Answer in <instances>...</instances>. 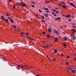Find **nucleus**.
Listing matches in <instances>:
<instances>
[{
    "label": "nucleus",
    "instance_id": "obj_38",
    "mask_svg": "<svg viewBox=\"0 0 76 76\" xmlns=\"http://www.w3.org/2000/svg\"><path fill=\"white\" fill-rule=\"evenodd\" d=\"M8 19H10H10H11V18L10 17H8Z\"/></svg>",
    "mask_w": 76,
    "mask_h": 76
},
{
    "label": "nucleus",
    "instance_id": "obj_37",
    "mask_svg": "<svg viewBox=\"0 0 76 76\" xmlns=\"http://www.w3.org/2000/svg\"><path fill=\"white\" fill-rule=\"evenodd\" d=\"M68 21H69V22H71L72 21L71 20H68Z\"/></svg>",
    "mask_w": 76,
    "mask_h": 76
},
{
    "label": "nucleus",
    "instance_id": "obj_21",
    "mask_svg": "<svg viewBox=\"0 0 76 76\" xmlns=\"http://www.w3.org/2000/svg\"><path fill=\"white\" fill-rule=\"evenodd\" d=\"M75 36H73L72 37V39H75Z\"/></svg>",
    "mask_w": 76,
    "mask_h": 76
},
{
    "label": "nucleus",
    "instance_id": "obj_13",
    "mask_svg": "<svg viewBox=\"0 0 76 76\" xmlns=\"http://www.w3.org/2000/svg\"><path fill=\"white\" fill-rule=\"evenodd\" d=\"M5 20V21H6V22H7V23H9V22H8V20L7 19H5V20Z\"/></svg>",
    "mask_w": 76,
    "mask_h": 76
},
{
    "label": "nucleus",
    "instance_id": "obj_7",
    "mask_svg": "<svg viewBox=\"0 0 76 76\" xmlns=\"http://www.w3.org/2000/svg\"><path fill=\"white\" fill-rule=\"evenodd\" d=\"M71 72H72V73H75V72H76V70H72Z\"/></svg>",
    "mask_w": 76,
    "mask_h": 76
},
{
    "label": "nucleus",
    "instance_id": "obj_1",
    "mask_svg": "<svg viewBox=\"0 0 76 76\" xmlns=\"http://www.w3.org/2000/svg\"><path fill=\"white\" fill-rule=\"evenodd\" d=\"M52 10H53V12H56V14H58L59 13V11L58 10H55L54 9H51Z\"/></svg>",
    "mask_w": 76,
    "mask_h": 76
},
{
    "label": "nucleus",
    "instance_id": "obj_55",
    "mask_svg": "<svg viewBox=\"0 0 76 76\" xmlns=\"http://www.w3.org/2000/svg\"><path fill=\"white\" fill-rule=\"evenodd\" d=\"M66 64H69V63L68 62H67Z\"/></svg>",
    "mask_w": 76,
    "mask_h": 76
},
{
    "label": "nucleus",
    "instance_id": "obj_46",
    "mask_svg": "<svg viewBox=\"0 0 76 76\" xmlns=\"http://www.w3.org/2000/svg\"><path fill=\"white\" fill-rule=\"evenodd\" d=\"M74 55H75V56H76V53H74Z\"/></svg>",
    "mask_w": 76,
    "mask_h": 76
},
{
    "label": "nucleus",
    "instance_id": "obj_31",
    "mask_svg": "<svg viewBox=\"0 0 76 76\" xmlns=\"http://www.w3.org/2000/svg\"><path fill=\"white\" fill-rule=\"evenodd\" d=\"M35 15L36 17H38V14H35Z\"/></svg>",
    "mask_w": 76,
    "mask_h": 76
},
{
    "label": "nucleus",
    "instance_id": "obj_24",
    "mask_svg": "<svg viewBox=\"0 0 76 76\" xmlns=\"http://www.w3.org/2000/svg\"><path fill=\"white\" fill-rule=\"evenodd\" d=\"M56 19H59V20H61V19L60 18L58 17V18H56Z\"/></svg>",
    "mask_w": 76,
    "mask_h": 76
},
{
    "label": "nucleus",
    "instance_id": "obj_9",
    "mask_svg": "<svg viewBox=\"0 0 76 76\" xmlns=\"http://www.w3.org/2000/svg\"><path fill=\"white\" fill-rule=\"evenodd\" d=\"M47 38H51V37L50 36L48 35V34H47Z\"/></svg>",
    "mask_w": 76,
    "mask_h": 76
},
{
    "label": "nucleus",
    "instance_id": "obj_42",
    "mask_svg": "<svg viewBox=\"0 0 76 76\" xmlns=\"http://www.w3.org/2000/svg\"><path fill=\"white\" fill-rule=\"evenodd\" d=\"M13 7H14V9H15V8L16 7H15V6H13Z\"/></svg>",
    "mask_w": 76,
    "mask_h": 76
},
{
    "label": "nucleus",
    "instance_id": "obj_62",
    "mask_svg": "<svg viewBox=\"0 0 76 76\" xmlns=\"http://www.w3.org/2000/svg\"><path fill=\"white\" fill-rule=\"evenodd\" d=\"M22 37H23L24 36H23V35H22Z\"/></svg>",
    "mask_w": 76,
    "mask_h": 76
},
{
    "label": "nucleus",
    "instance_id": "obj_63",
    "mask_svg": "<svg viewBox=\"0 0 76 76\" xmlns=\"http://www.w3.org/2000/svg\"><path fill=\"white\" fill-rule=\"evenodd\" d=\"M19 4V3H17V4Z\"/></svg>",
    "mask_w": 76,
    "mask_h": 76
},
{
    "label": "nucleus",
    "instance_id": "obj_52",
    "mask_svg": "<svg viewBox=\"0 0 76 76\" xmlns=\"http://www.w3.org/2000/svg\"><path fill=\"white\" fill-rule=\"evenodd\" d=\"M26 34L27 35H28V33H26Z\"/></svg>",
    "mask_w": 76,
    "mask_h": 76
},
{
    "label": "nucleus",
    "instance_id": "obj_39",
    "mask_svg": "<svg viewBox=\"0 0 76 76\" xmlns=\"http://www.w3.org/2000/svg\"><path fill=\"white\" fill-rule=\"evenodd\" d=\"M72 27H73V28H76V27L75 26H73Z\"/></svg>",
    "mask_w": 76,
    "mask_h": 76
},
{
    "label": "nucleus",
    "instance_id": "obj_11",
    "mask_svg": "<svg viewBox=\"0 0 76 76\" xmlns=\"http://www.w3.org/2000/svg\"><path fill=\"white\" fill-rule=\"evenodd\" d=\"M44 9L45 10H49V9H48L47 8H45L44 7Z\"/></svg>",
    "mask_w": 76,
    "mask_h": 76
},
{
    "label": "nucleus",
    "instance_id": "obj_30",
    "mask_svg": "<svg viewBox=\"0 0 76 76\" xmlns=\"http://www.w3.org/2000/svg\"><path fill=\"white\" fill-rule=\"evenodd\" d=\"M61 2L62 3H63V4H66V3H65V2H64L61 1Z\"/></svg>",
    "mask_w": 76,
    "mask_h": 76
},
{
    "label": "nucleus",
    "instance_id": "obj_17",
    "mask_svg": "<svg viewBox=\"0 0 76 76\" xmlns=\"http://www.w3.org/2000/svg\"><path fill=\"white\" fill-rule=\"evenodd\" d=\"M57 50L56 49H55L54 51V53H57Z\"/></svg>",
    "mask_w": 76,
    "mask_h": 76
},
{
    "label": "nucleus",
    "instance_id": "obj_59",
    "mask_svg": "<svg viewBox=\"0 0 76 76\" xmlns=\"http://www.w3.org/2000/svg\"><path fill=\"white\" fill-rule=\"evenodd\" d=\"M15 32H17V31H16V30H15Z\"/></svg>",
    "mask_w": 76,
    "mask_h": 76
},
{
    "label": "nucleus",
    "instance_id": "obj_34",
    "mask_svg": "<svg viewBox=\"0 0 76 76\" xmlns=\"http://www.w3.org/2000/svg\"><path fill=\"white\" fill-rule=\"evenodd\" d=\"M8 1H10V2H11V1H12V0H8Z\"/></svg>",
    "mask_w": 76,
    "mask_h": 76
},
{
    "label": "nucleus",
    "instance_id": "obj_26",
    "mask_svg": "<svg viewBox=\"0 0 76 76\" xmlns=\"http://www.w3.org/2000/svg\"><path fill=\"white\" fill-rule=\"evenodd\" d=\"M52 15H55V14L54 13V12H52Z\"/></svg>",
    "mask_w": 76,
    "mask_h": 76
},
{
    "label": "nucleus",
    "instance_id": "obj_60",
    "mask_svg": "<svg viewBox=\"0 0 76 76\" xmlns=\"http://www.w3.org/2000/svg\"><path fill=\"white\" fill-rule=\"evenodd\" d=\"M55 1H58V0H55Z\"/></svg>",
    "mask_w": 76,
    "mask_h": 76
},
{
    "label": "nucleus",
    "instance_id": "obj_45",
    "mask_svg": "<svg viewBox=\"0 0 76 76\" xmlns=\"http://www.w3.org/2000/svg\"><path fill=\"white\" fill-rule=\"evenodd\" d=\"M55 9H56V10H57V9H58L56 7L55 8Z\"/></svg>",
    "mask_w": 76,
    "mask_h": 76
},
{
    "label": "nucleus",
    "instance_id": "obj_32",
    "mask_svg": "<svg viewBox=\"0 0 76 76\" xmlns=\"http://www.w3.org/2000/svg\"><path fill=\"white\" fill-rule=\"evenodd\" d=\"M39 12H41H41H42V11H41V10L40 9H39Z\"/></svg>",
    "mask_w": 76,
    "mask_h": 76
},
{
    "label": "nucleus",
    "instance_id": "obj_23",
    "mask_svg": "<svg viewBox=\"0 0 76 76\" xmlns=\"http://www.w3.org/2000/svg\"><path fill=\"white\" fill-rule=\"evenodd\" d=\"M20 34H22V35H23V34H25V33H24V32H23L20 33Z\"/></svg>",
    "mask_w": 76,
    "mask_h": 76
},
{
    "label": "nucleus",
    "instance_id": "obj_29",
    "mask_svg": "<svg viewBox=\"0 0 76 76\" xmlns=\"http://www.w3.org/2000/svg\"><path fill=\"white\" fill-rule=\"evenodd\" d=\"M31 3H33V4H35V3H34V2L33 1H32L31 2Z\"/></svg>",
    "mask_w": 76,
    "mask_h": 76
},
{
    "label": "nucleus",
    "instance_id": "obj_40",
    "mask_svg": "<svg viewBox=\"0 0 76 76\" xmlns=\"http://www.w3.org/2000/svg\"><path fill=\"white\" fill-rule=\"evenodd\" d=\"M42 22H44V20H42Z\"/></svg>",
    "mask_w": 76,
    "mask_h": 76
},
{
    "label": "nucleus",
    "instance_id": "obj_28",
    "mask_svg": "<svg viewBox=\"0 0 76 76\" xmlns=\"http://www.w3.org/2000/svg\"><path fill=\"white\" fill-rule=\"evenodd\" d=\"M42 19H44V16H42Z\"/></svg>",
    "mask_w": 76,
    "mask_h": 76
},
{
    "label": "nucleus",
    "instance_id": "obj_19",
    "mask_svg": "<svg viewBox=\"0 0 76 76\" xmlns=\"http://www.w3.org/2000/svg\"><path fill=\"white\" fill-rule=\"evenodd\" d=\"M62 7H63L64 9H66V7L64 5H63Z\"/></svg>",
    "mask_w": 76,
    "mask_h": 76
},
{
    "label": "nucleus",
    "instance_id": "obj_47",
    "mask_svg": "<svg viewBox=\"0 0 76 76\" xmlns=\"http://www.w3.org/2000/svg\"><path fill=\"white\" fill-rule=\"evenodd\" d=\"M54 16H57V15H56L55 14H54Z\"/></svg>",
    "mask_w": 76,
    "mask_h": 76
},
{
    "label": "nucleus",
    "instance_id": "obj_35",
    "mask_svg": "<svg viewBox=\"0 0 76 76\" xmlns=\"http://www.w3.org/2000/svg\"><path fill=\"white\" fill-rule=\"evenodd\" d=\"M70 58V56H69L67 57V58Z\"/></svg>",
    "mask_w": 76,
    "mask_h": 76
},
{
    "label": "nucleus",
    "instance_id": "obj_12",
    "mask_svg": "<svg viewBox=\"0 0 76 76\" xmlns=\"http://www.w3.org/2000/svg\"><path fill=\"white\" fill-rule=\"evenodd\" d=\"M11 22H12V23H14V22L13 21V19H12L11 18L10 20Z\"/></svg>",
    "mask_w": 76,
    "mask_h": 76
},
{
    "label": "nucleus",
    "instance_id": "obj_15",
    "mask_svg": "<svg viewBox=\"0 0 76 76\" xmlns=\"http://www.w3.org/2000/svg\"><path fill=\"white\" fill-rule=\"evenodd\" d=\"M55 41H56V42L58 41V39H57V38L55 37Z\"/></svg>",
    "mask_w": 76,
    "mask_h": 76
},
{
    "label": "nucleus",
    "instance_id": "obj_25",
    "mask_svg": "<svg viewBox=\"0 0 76 76\" xmlns=\"http://www.w3.org/2000/svg\"><path fill=\"white\" fill-rule=\"evenodd\" d=\"M49 47V46H48V45H46V48H48V47Z\"/></svg>",
    "mask_w": 76,
    "mask_h": 76
},
{
    "label": "nucleus",
    "instance_id": "obj_3",
    "mask_svg": "<svg viewBox=\"0 0 76 76\" xmlns=\"http://www.w3.org/2000/svg\"><path fill=\"white\" fill-rule=\"evenodd\" d=\"M53 31H54V32L56 33V34H57L58 35H59V33H58V32L57 31H56V30L53 29Z\"/></svg>",
    "mask_w": 76,
    "mask_h": 76
},
{
    "label": "nucleus",
    "instance_id": "obj_51",
    "mask_svg": "<svg viewBox=\"0 0 76 76\" xmlns=\"http://www.w3.org/2000/svg\"><path fill=\"white\" fill-rule=\"evenodd\" d=\"M28 38H29V39H31V37H28Z\"/></svg>",
    "mask_w": 76,
    "mask_h": 76
},
{
    "label": "nucleus",
    "instance_id": "obj_8",
    "mask_svg": "<svg viewBox=\"0 0 76 76\" xmlns=\"http://www.w3.org/2000/svg\"><path fill=\"white\" fill-rule=\"evenodd\" d=\"M44 15L46 17H48V13H46V14H44Z\"/></svg>",
    "mask_w": 76,
    "mask_h": 76
},
{
    "label": "nucleus",
    "instance_id": "obj_50",
    "mask_svg": "<svg viewBox=\"0 0 76 76\" xmlns=\"http://www.w3.org/2000/svg\"><path fill=\"white\" fill-rule=\"evenodd\" d=\"M53 42H56V41H55H55H53Z\"/></svg>",
    "mask_w": 76,
    "mask_h": 76
},
{
    "label": "nucleus",
    "instance_id": "obj_54",
    "mask_svg": "<svg viewBox=\"0 0 76 76\" xmlns=\"http://www.w3.org/2000/svg\"><path fill=\"white\" fill-rule=\"evenodd\" d=\"M53 60H54V61H56V60L53 59Z\"/></svg>",
    "mask_w": 76,
    "mask_h": 76
},
{
    "label": "nucleus",
    "instance_id": "obj_2",
    "mask_svg": "<svg viewBox=\"0 0 76 76\" xmlns=\"http://www.w3.org/2000/svg\"><path fill=\"white\" fill-rule=\"evenodd\" d=\"M48 30L49 32H51V28L50 27H49Z\"/></svg>",
    "mask_w": 76,
    "mask_h": 76
},
{
    "label": "nucleus",
    "instance_id": "obj_36",
    "mask_svg": "<svg viewBox=\"0 0 76 76\" xmlns=\"http://www.w3.org/2000/svg\"><path fill=\"white\" fill-rule=\"evenodd\" d=\"M7 16V17H9V15L8 14H7V15H6Z\"/></svg>",
    "mask_w": 76,
    "mask_h": 76
},
{
    "label": "nucleus",
    "instance_id": "obj_49",
    "mask_svg": "<svg viewBox=\"0 0 76 76\" xmlns=\"http://www.w3.org/2000/svg\"><path fill=\"white\" fill-rule=\"evenodd\" d=\"M74 60H76V57L74 59Z\"/></svg>",
    "mask_w": 76,
    "mask_h": 76
},
{
    "label": "nucleus",
    "instance_id": "obj_43",
    "mask_svg": "<svg viewBox=\"0 0 76 76\" xmlns=\"http://www.w3.org/2000/svg\"><path fill=\"white\" fill-rule=\"evenodd\" d=\"M42 33L43 34H45V33L44 32H43Z\"/></svg>",
    "mask_w": 76,
    "mask_h": 76
},
{
    "label": "nucleus",
    "instance_id": "obj_57",
    "mask_svg": "<svg viewBox=\"0 0 76 76\" xmlns=\"http://www.w3.org/2000/svg\"><path fill=\"white\" fill-rule=\"evenodd\" d=\"M73 35L71 34V36H73Z\"/></svg>",
    "mask_w": 76,
    "mask_h": 76
},
{
    "label": "nucleus",
    "instance_id": "obj_41",
    "mask_svg": "<svg viewBox=\"0 0 76 76\" xmlns=\"http://www.w3.org/2000/svg\"><path fill=\"white\" fill-rule=\"evenodd\" d=\"M59 5H60V6H62V5H61V4H60V3H59Z\"/></svg>",
    "mask_w": 76,
    "mask_h": 76
},
{
    "label": "nucleus",
    "instance_id": "obj_44",
    "mask_svg": "<svg viewBox=\"0 0 76 76\" xmlns=\"http://www.w3.org/2000/svg\"><path fill=\"white\" fill-rule=\"evenodd\" d=\"M18 6H21V4H19L18 5Z\"/></svg>",
    "mask_w": 76,
    "mask_h": 76
},
{
    "label": "nucleus",
    "instance_id": "obj_4",
    "mask_svg": "<svg viewBox=\"0 0 76 76\" xmlns=\"http://www.w3.org/2000/svg\"><path fill=\"white\" fill-rule=\"evenodd\" d=\"M63 39L64 41H67V38L66 37H64Z\"/></svg>",
    "mask_w": 76,
    "mask_h": 76
},
{
    "label": "nucleus",
    "instance_id": "obj_48",
    "mask_svg": "<svg viewBox=\"0 0 76 76\" xmlns=\"http://www.w3.org/2000/svg\"><path fill=\"white\" fill-rule=\"evenodd\" d=\"M61 55H62V56H63V53H61Z\"/></svg>",
    "mask_w": 76,
    "mask_h": 76
},
{
    "label": "nucleus",
    "instance_id": "obj_58",
    "mask_svg": "<svg viewBox=\"0 0 76 76\" xmlns=\"http://www.w3.org/2000/svg\"><path fill=\"white\" fill-rule=\"evenodd\" d=\"M47 58L48 57V56H47Z\"/></svg>",
    "mask_w": 76,
    "mask_h": 76
},
{
    "label": "nucleus",
    "instance_id": "obj_53",
    "mask_svg": "<svg viewBox=\"0 0 76 76\" xmlns=\"http://www.w3.org/2000/svg\"><path fill=\"white\" fill-rule=\"evenodd\" d=\"M19 30H17V32H19Z\"/></svg>",
    "mask_w": 76,
    "mask_h": 76
},
{
    "label": "nucleus",
    "instance_id": "obj_33",
    "mask_svg": "<svg viewBox=\"0 0 76 76\" xmlns=\"http://www.w3.org/2000/svg\"><path fill=\"white\" fill-rule=\"evenodd\" d=\"M31 6L33 7H34V5H31Z\"/></svg>",
    "mask_w": 76,
    "mask_h": 76
},
{
    "label": "nucleus",
    "instance_id": "obj_22",
    "mask_svg": "<svg viewBox=\"0 0 76 76\" xmlns=\"http://www.w3.org/2000/svg\"><path fill=\"white\" fill-rule=\"evenodd\" d=\"M13 26V27H14L15 29H16V27H17V26Z\"/></svg>",
    "mask_w": 76,
    "mask_h": 76
},
{
    "label": "nucleus",
    "instance_id": "obj_18",
    "mask_svg": "<svg viewBox=\"0 0 76 76\" xmlns=\"http://www.w3.org/2000/svg\"><path fill=\"white\" fill-rule=\"evenodd\" d=\"M66 18H70V16H68V15H66Z\"/></svg>",
    "mask_w": 76,
    "mask_h": 76
},
{
    "label": "nucleus",
    "instance_id": "obj_10",
    "mask_svg": "<svg viewBox=\"0 0 76 76\" xmlns=\"http://www.w3.org/2000/svg\"><path fill=\"white\" fill-rule=\"evenodd\" d=\"M22 6L23 7H26V4H23L22 5Z\"/></svg>",
    "mask_w": 76,
    "mask_h": 76
},
{
    "label": "nucleus",
    "instance_id": "obj_16",
    "mask_svg": "<svg viewBox=\"0 0 76 76\" xmlns=\"http://www.w3.org/2000/svg\"><path fill=\"white\" fill-rule=\"evenodd\" d=\"M1 17L2 19H4V20H5V19L4 18V16H3V15Z\"/></svg>",
    "mask_w": 76,
    "mask_h": 76
},
{
    "label": "nucleus",
    "instance_id": "obj_6",
    "mask_svg": "<svg viewBox=\"0 0 76 76\" xmlns=\"http://www.w3.org/2000/svg\"><path fill=\"white\" fill-rule=\"evenodd\" d=\"M18 67H20V68H22V69H23V66H20V65H18Z\"/></svg>",
    "mask_w": 76,
    "mask_h": 76
},
{
    "label": "nucleus",
    "instance_id": "obj_14",
    "mask_svg": "<svg viewBox=\"0 0 76 76\" xmlns=\"http://www.w3.org/2000/svg\"><path fill=\"white\" fill-rule=\"evenodd\" d=\"M63 46H64V47H65V46H66V44H65L64 42L63 43Z\"/></svg>",
    "mask_w": 76,
    "mask_h": 76
},
{
    "label": "nucleus",
    "instance_id": "obj_61",
    "mask_svg": "<svg viewBox=\"0 0 76 76\" xmlns=\"http://www.w3.org/2000/svg\"><path fill=\"white\" fill-rule=\"evenodd\" d=\"M42 47H43V48H45V47H44V46H42Z\"/></svg>",
    "mask_w": 76,
    "mask_h": 76
},
{
    "label": "nucleus",
    "instance_id": "obj_5",
    "mask_svg": "<svg viewBox=\"0 0 76 76\" xmlns=\"http://www.w3.org/2000/svg\"><path fill=\"white\" fill-rule=\"evenodd\" d=\"M70 6H73V7H76L75 6V5L73 4L72 3H71L70 4Z\"/></svg>",
    "mask_w": 76,
    "mask_h": 76
},
{
    "label": "nucleus",
    "instance_id": "obj_56",
    "mask_svg": "<svg viewBox=\"0 0 76 76\" xmlns=\"http://www.w3.org/2000/svg\"><path fill=\"white\" fill-rule=\"evenodd\" d=\"M36 76H39V75H36Z\"/></svg>",
    "mask_w": 76,
    "mask_h": 76
},
{
    "label": "nucleus",
    "instance_id": "obj_27",
    "mask_svg": "<svg viewBox=\"0 0 76 76\" xmlns=\"http://www.w3.org/2000/svg\"><path fill=\"white\" fill-rule=\"evenodd\" d=\"M46 12H47V13H50V12L49 11H46Z\"/></svg>",
    "mask_w": 76,
    "mask_h": 76
},
{
    "label": "nucleus",
    "instance_id": "obj_20",
    "mask_svg": "<svg viewBox=\"0 0 76 76\" xmlns=\"http://www.w3.org/2000/svg\"><path fill=\"white\" fill-rule=\"evenodd\" d=\"M69 69L71 70V71L73 70V69L72 67H69Z\"/></svg>",
    "mask_w": 76,
    "mask_h": 76
},
{
    "label": "nucleus",
    "instance_id": "obj_64",
    "mask_svg": "<svg viewBox=\"0 0 76 76\" xmlns=\"http://www.w3.org/2000/svg\"><path fill=\"white\" fill-rule=\"evenodd\" d=\"M18 67H17V69H18Z\"/></svg>",
    "mask_w": 76,
    "mask_h": 76
}]
</instances>
